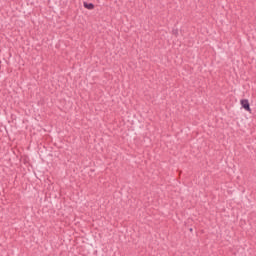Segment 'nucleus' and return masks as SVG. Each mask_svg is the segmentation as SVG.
Returning <instances> with one entry per match:
<instances>
[{"label": "nucleus", "mask_w": 256, "mask_h": 256, "mask_svg": "<svg viewBox=\"0 0 256 256\" xmlns=\"http://www.w3.org/2000/svg\"><path fill=\"white\" fill-rule=\"evenodd\" d=\"M240 103L243 109H245V111H248V113H251V105L249 104V100L243 99L240 101Z\"/></svg>", "instance_id": "nucleus-1"}, {"label": "nucleus", "mask_w": 256, "mask_h": 256, "mask_svg": "<svg viewBox=\"0 0 256 256\" xmlns=\"http://www.w3.org/2000/svg\"><path fill=\"white\" fill-rule=\"evenodd\" d=\"M84 7L85 9H89V10L95 9V5L93 3L84 2Z\"/></svg>", "instance_id": "nucleus-2"}, {"label": "nucleus", "mask_w": 256, "mask_h": 256, "mask_svg": "<svg viewBox=\"0 0 256 256\" xmlns=\"http://www.w3.org/2000/svg\"><path fill=\"white\" fill-rule=\"evenodd\" d=\"M192 231H193V228H190V232L192 233Z\"/></svg>", "instance_id": "nucleus-3"}]
</instances>
